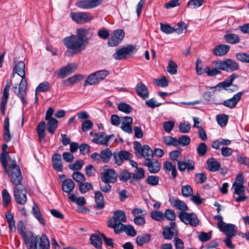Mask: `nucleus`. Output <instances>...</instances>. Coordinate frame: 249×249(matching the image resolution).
<instances>
[{
	"instance_id": "nucleus-4",
	"label": "nucleus",
	"mask_w": 249,
	"mask_h": 249,
	"mask_svg": "<svg viewBox=\"0 0 249 249\" xmlns=\"http://www.w3.org/2000/svg\"><path fill=\"white\" fill-rule=\"evenodd\" d=\"M4 172L8 174L11 182L15 186L21 185V183L23 179L21 171L15 160L10 161L8 168H7V163H6V170L4 169Z\"/></svg>"
},
{
	"instance_id": "nucleus-32",
	"label": "nucleus",
	"mask_w": 249,
	"mask_h": 249,
	"mask_svg": "<svg viewBox=\"0 0 249 249\" xmlns=\"http://www.w3.org/2000/svg\"><path fill=\"white\" fill-rule=\"evenodd\" d=\"M53 166L57 171L63 170V165L61 162V156L60 154L55 153L52 157Z\"/></svg>"
},
{
	"instance_id": "nucleus-50",
	"label": "nucleus",
	"mask_w": 249,
	"mask_h": 249,
	"mask_svg": "<svg viewBox=\"0 0 249 249\" xmlns=\"http://www.w3.org/2000/svg\"><path fill=\"white\" fill-rule=\"evenodd\" d=\"M122 229V232L125 231L126 234L131 236H134L136 235L137 232L134 227L130 225H124Z\"/></svg>"
},
{
	"instance_id": "nucleus-49",
	"label": "nucleus",
	"mask_w": 249,
	"mask_h": 249,
	"mask_svg": "<svg viewBox=\"0 0 249 249\" xmlns=\"http://www.w3.org/2000/svg\"><path fill=\"white\" fill-rule=\"evenodd\" d=\"M181 193L184 197H190L193 194V189L189 185H183L181 187Z\"/></svg>"
},
{
	"instance_id": "nucleus-9",
	"label": "nucleus",
	"mask_w": 249,
	"mask_h": 249,
	"mask_svg": "<svg viewBox=\"0 0 249 249\" xmlns=\"http://www.w3.org/2000/svg\"><path fill=\"white\" fill-rule=\"evenodd\" d=\"M38 238L33 232L28 231V233L22 238L27 249H37V244L39 241Z\"/></svg>"
},
{
	"instance_id": "nucleus-8",
	"label": "nucleus",
	"mask_w": 249,
	"mask_h": 249,
	"mask_svg": "<svg viewBox=\"0 0 249 249\" xmlns=\"http://www.w3.org/2000/svg\"><path fill=\"white\" fill-rule=\"evenodd\" d=\"M210 69H208L209 76H214L221 73V71H225V60L214 61L211 63Z\"/></svg>"
},
{
	"instance_id": "nucleus-10",
	"label": "nucleus",
	"mask_w": 249,
	"mask_h": 249,
	"mask_svg": "<svg viewBox=\"0 0 249 249\" xmlns=\"http://www.w3.org/2000/svg\"><path fill=\"white\" fill-rule=\"evenodd\" d=\"M124 35L125 33L123 29L115 30L108 40V45L110 47L117 46L123 40Z\"/></svg>"
},
{
	"instance_id": "nucleus-6",
	"label": "nucleus",
	"mask_w": 249,
	"mask_h": 249,
	"mask_svg": "<svg viewBox=\"0 0 249 249\" xmlns=\"http://www.w3.org/2000/svg\"><path fill=\"white\" fill-rule=\"evenodd\" d=\"M178 217L184 224L190 225L192 227H196L199 222L196 215L194 213H187L180 212L178 213Z\"/></svg>"
},
{
	"instance_id": "nucleus-48",
	"label": "nucleus",
	"mask_w": 249,
	"mask_h": 249,
	"mask_svg": "<svg viewBox=\"0 0 249 249\" xmlns=\"http://www.w3.org/2000/svg\"><path fill=\"white\" fill-rule=\"evenodd\" d=\"M151 217L157 221H161L164 220L163 213L159 211H154L150 212Z\"/></svg>"
},
{
	"instance_id": "nucleus-56",
	"label": "nucleus",
	"mask_w": 249,
	"mask_h": 249,
	"mask_svg": "<svg viewBox=\"0 0 249 249\" xmlns=\"http://www.w3.org/2000/svg\"><path fill=\"white\" fill-rule=\"evenodd\" d=\"M204 1V0H190L188 2L187 7L192 9L197 8L201 6Z\"/></svg>"
},
{
	"instance_id": "nucleus-11",
	"label": "nucleus",
	"mask_w": 249,
	"mask_h": 249,
	"mask_svg": "<svg viewBox=\"0 0 249 249\" xmlns=\"http://www.w3.org/2000/svg\"><path fill=\"white\" fill-rule=\"evenodd\" d=\"M71 17L72 20L78 24H83L91 20L93 17L86 12H71Z\"/></svg>"
},
{
	"instance_id": "nucleus-53",
	"label": "nucleus",
	"mask_w": 249,
	"mask_h": 249,
	"mask_svg": "<svg viewBox=\"0 0 249 249\" xmlns=\"http://www.w3.org/2000/svg\"><path fill=\"white\" fill-rule=\"evenodd\" d=\"M177 65L172 60H169L168 66L167 67V71L172 75L175 74L177 72Z\"/></svg>"
},
{
	"instance_id": "nucleus-34",
	"label": "nucleus",
	"mask_w": 249,
	"mask_h": 249,
	"mask_svg": "<svg viewBox=\"0 0 249 249\" xmlns=\"http://www.w3.org/2000/svg\"><path fill=\"white\" fill-rule=\"evenodd\" d=\"M9 127V118L7 117L4 119L3 126V139L4 141L6 142H10L12 137L10 134Z\"/></svg>"
},
{
	"instance_id": "nucleus-20",
	"label": "nucleus",
	"mask_w": 249,
	"mask_h": 249,
	"mask_svg": "<svg viewBox=\"0 0 249 249\" xmlns=\"http://www.w3.org/2000/svg\"><path fill=\"white\" fill-rule=\"evenodd\" d=\"M84 78V75L81 74H75L63 80L62 84L64 87H71L80 82Z\"/></svg>"
},
{
	"instance_id": "nucleus-63",
	"label": "nucleus",
	"mask_w": 249,
	"mask_h": 249,
	"mask_svg": "<svg viewBox=\"0 0 249 249\" xmlns=\"http://www.w3.org/2000/svg\"><path fill=\"white\" fill-rule=\"evenodd\" d=\"M73 179L76 182H79V184L84 182L86 178L84 175L80 172H75L72 175Z\"/></svg>"
},
{
	"instance_id": "nucleus-37",
	"label": "nucleus",
	"mask_w": 249,
	"mask_h": 249,
	"mask_svg": "<svg viewBox=\"0 0 249 249\" xmlns=\"http://www.w3.org/2000/svg\"><path fill=\"white\" fill-rule=\"evenodd\" d=\"M38 246L37 249H49L50 248V242L49 239L45 234H42L38 238Z\"/></svg>"
},
{
	"instance_id": "nucleus-19",
	"label": "nucleus",
	"mask_w": 249,
	"mask_h": 249,
	"mask_svg": "<svg viewBox=\"0 0 249 249\" xmlns=\"http://www.w3.org/2000/svg\"><path fill=\"white\" fill-rule=\"evenodd\" d=\"M169 201L174 207L180 210L181 212H186V211L189 210L187 205L183 201L176 198L175 196H170Z\"/></svg>"
},
{
	"instance_id": "nucleus-16",
	"label": "nucleus",
	"mask_w": 249,
	"mask_h": 249,
	"mask_svg": "<svg viewBox=\"0 0 249 249\" xmlns=\"http://www.w3.org/2000/svg\"><path fill=\"white\" fill-rule=\"evenodd\" d=\"M77 68V65L75 63H70L67 66L62 67L57 74V76L60 78H64L66 76L70 75L75 71Z\"/></svg>"
},
{
	"instance_id": "nucleus-51",
	"label": "nucleus",
	"mask_w": 249,
	"mask_h": 249,
	"mask_svg": "<svg viewBox=\"0 0 249 249\" xmlns=\"http://www.w3.org/2000/svg\"><path fill=\"white\" fill-rule=\"evenodd\" d=\"M118 109L120 111L124 112L126 114L130 113L132 110V107L126 103H120L118 105Z\"/></svg>"
},
{
	"instance_id": "nucleus-57",
	"label": "nucleus",
	"mask_w": 249,
	"mask_h": 249,
	"mask_svg": "<svg viewBox=\"0 0 249 249\" xmlns=\"http://www.w3.org/2000/svg\"><path fill=\"white\" fill-rule=\"evenodd\" d=\"M207 178V177L205 173H197L195 176L194 181L196 183L202 184L206 180Z\"/></svg>"
},
{
	"instance_id": "nucleus-45",
	"label": "nucleus",
	"mask_w": 249,
	"mask_h": 249,
	"mask_svg": "<svg viewBox=\"0 0 249 249\" xmlns=\"http://www.w3.org/2000/svg\"><path fill=\"white\" fill-rule=\"evenodd\" d=\"M99 82L98 78H97L95 73L93 72L88 76L87 80L85 81L84 86L94 85Z\"/></svg>"
},
{
	"instance_id": "nucleus-12",
	"label": "nucleus",
	"mask_w": 249,
	"mask_h": 249,
	"mask_svg": "<svg viewBox=\"0 0 249 249\" xmlns=\"http://www.w3.org/2000/svg\"><path fill=\"white\" fill-rule=\"evenodd\" d=\"M103 1V0H79L75 5L81 9H90L99 6Z\"/></svg>"
},
{
	"instance_id": "nucleus-2",
	"label": "nucleus",
	"mask_w": 249,
	"mask_h": 249,
	"mask_svg": "<svg viewBox=\"0 0 249 249\" xmlns=\"http://www.w3.org/2000/svg\"><path fill=\"white\" fill-rule=\"evenodd\" d=\"M62 42L68 49L66 52L67 55L71 56L80 53L86 49L87 45L86 39H82L77 34L65 37Z\"/></svg>"
},
{
	"instance_id": "nucleus-39",
	"label": "nucleus",
	"mask_w": 249,
	"mask_h": 249,
	"mask_svg": "<svg viewBox=\"0 0 249 249\" xmlns=\"http://www.w3.org/2000/svg\"><path fill=\"white\" fill-rule=\"evenodd\" d=\"M32 211L33 215L37 219L39 223L43 226H45V221L42 216L39 208L36 204H35L34 205Z\"/></svg>"
},
{
	"instance_id": "nucleus-61",
	"label": "nucleus",
	"mask_w": 249,
	"mask_h": 249,
	"mask_svg": "<svg viewBox=\"0 0 249 249\" xmlns=\"http://www.w3.org/2000/svg\"><path fill=\"white\" fill-rule=\"evenodd\" d=\"M159 177L158 176H149L146 179V182L151 186H156L159 184Z\"/></svg>"
},
{
	"instance_id": "nucleus-44",
	"label": "nucleus",
	"mask_w": 249,
	"mask_h": 249,
	"mask_svg": "<svg viewBox=\"0 0 249 249\" xmlns=\"http://www.w3.org/2000/svg\"><path fill=\"white\" fill-rule=\"evenodd\" d=\"M91 244L97 249H100L102 247V242L100 237L96 234H92L90 237Z\"/></svg>"
},
{
	"instance_id": "nucleus-60",
	"label": "nucleus",
	"mask_w": 249,
	"mask_h": 249,
	"mask_svg": "<svg viewBox=\"0 0 249 249\" xmlns=\"http://www.w3.org/2000/svg\"><path fill=\"white\" fill-rule=\"evenodd\" d=\"M216 120L218 124L221 126H224L228 123V116L225 114L218 115L216 116Z\"/></svg>"
},
{
	"instance_id": "nucleus-42",
	"label": "nucleus",
	"mask_w": 249,
	"mask_h": 249,
	"mask_svg": "<svg viewBox=\"0 0 249 249\" xmlns=\"http://www.w3.org/2000/svg\"><path fill=\"white\" fill-rule=\"evenodd\" d=\"M45 128L46 123L44 121L40 122L37 126V132L40 142L45 138L44 131Z\"/></svg>"
},
{
	"instance_id": "nucleus-38",
	"label": "nucleus",
	"mask_w": 249,
	"mask_h": 249,
	"mask_svg": "<svg viewBox=\"0 0 249 249\" xmlns=\"http://www.w3.org/2000/svg\"><path fill=\"white\" fill-rule=\"evenodd\" d=\"M151 236L149 233L138 235L136 242L139 246H142L144 244L148 243L151 240Z\"/></svg>"
},
{
	"instance_id": "nucleus-46",
	"label": "nucleus",
	"mask_w": 249,
	"mask_h": 249,
	"mask_svg": "<svg viewBox=\"0 0 249 249\" xmlns=\"http://www.w3.org/2000/svg\"><path fill=\"white\" fill-rule=\"evenodd\" d=\"M93 187L91 183L85 182H83L79 185V189L82 194H85L88 192L89 190L92 189Z\"/></svg>"
},
{
	"instance_id": "nucleus-41",
	"label": "nucleus",
	"mask_w": 249,
	"mask_h": 249,
	"mask_svg": "<svg viewBox=\"0 0 249 249\" xmlns=\"http://www.w3.org/2000/svg\"><path fill=\"white\" fill-rule=\"evenodd\" d=\"M47 129L52 134L54 133L56 128L57 127L58 121L55 118H52L47 120Z\"/></svg>"
},
{
	"instance_id": "nucleus-7",
	"label": "nucleus",
	"mask_w": 249,
	"mask_h": 249,
	"mask_svg": "<svg viewBox=\"0 0 249 249\" xmlns=\"http://www.w3.org/2000/svg\"><path fill=\"white\" fill-rule=\"evenodd\" d=\"M14 196L18 204L24 205L27 202L25 188L22 185L15 186L14 188Z\"/></svg>"
},
{
	"instance_id": "nucleus-23",
	"label": "nucleus",
	"mask_w": 249,
	"mask_h": 249,
	"mask_svg": "<svg viewBox=\"0 0 249 249\" xmlns=\"http://www.w3.org/2000/svg\"><path fill=\"white\" fill-rule=\"evenodd\" d=\"M219 229L224 232L227 236L233 237L236 233V227L233 224L225 223Z\"/></svg>"
},
{
	"instance_id": "nucleus-27",
	"label": "nucleus",
	"mask_w": 249,
	"mask_h": 249,
	"mask_svg": "<svg viewBox=\"0 0 249 249\" xmlns=\"http://www.w3.org/2000/svg\"><path fill=\"white\" fill-rule=\"evenodd\" d=\"M236 77H237V75L235 74H232L225 81L219 83L217 85L214 87V89L215 90L218 91H220L222 89H226L227 88L229 87L231 85L232 82Z\"/></svg>"
},
{
	"instance_id": "nucleus-29",
	"label": "nucleus",
	"mask_w": 249,
	"mask_h": 249,
	"mask_svg": "<svg viewBox=\"0 0 249 249\" xmlns=\"http://www.w3.org/2000/svg\"><path fill=\"white\" fill-rule=\"evenodd\" d=\"M94 199L96 202L95 208L97 210L103 209L105 207L104 197L100 191H97L94 192Z\"/></svg>"
},
{
	"instance_id": "nucleus-54",
	"label": "nucleus",
	"mask_w": 249,
	"mask_h": 249,
	"mask_svg": "<svg viewBox=\"0 0 249 249\" xmlns=\"http://www.w3.org/2000/svg\"><path fill=\"white\" fill-rule=\"evenodd\" d=\"M2 197L4 206H7L11 202V197L8 191L5 189L2 191Z\"/></svg>"
},
{
	"instance_id": "nucleus-1",
	"label": "nucleus",
	"mask_w": 249,
	"mask_h": 249,
	"mask_svg": "<svg viewBox=\"0 0 249 249\" xmlns=\"http://www.w3.org/2000/svg\"><path fill=\"white\" fill-rule=\"evenodd\" d=\"M25 64L22 61L15 62L13 69V75L17 73L22 79L19 84L18 88L17 86L13 87V92L19 97L24 105L26 104L24 97L27 91V82L25 78Z\"/></svg>"
},
{
	"instance_id": "nucleus-30",
	"label": "nucleus",
	"mask_w": 249,
	"mask_h": 249,
	"mask_svg": "<svg viewBox=\"0 0 249 249\" xmlns=\"http://www.w3.org/2000/svg\"><path fill=\"white\" fill-rule=\"evenodd\" d=\"M144 170L142 167H137L135 173L131 174V178L130 182L136 184V182L142 179L144 177Z\"/></svg>"
},
{
	"instance_id": "nucleus-21",
	"label": "nucleus",
	"mask_w": 249,
	"mask_h": 249,
	"mask_svg": "<svg viewBox=\"0 0 249 249\" xmlns=\"http://www.w3.org/2000/svg\"><path fill=\"white\" fill-rule=\"evenodd\" d=\"M242 95V92H238L234 94L232 98L224 101L223 102L222 105L230 108H233L240 100Z\"/></svg>"
},
{
	"instance_id": "nucleus-5",
	"label": "nucleus",
	"mask_w": 249,
	"mask_h": 249,
	"mask_svg": "<svg viewBox=\"0 0 249 249\" xmlns=\"http://www.w3.org/2000/svg\"><path fill=\"white\" fill-rule=\"evenodd\" d=\"M136 50V46L128 45L117 49L115 53L113 54V57L116 60L124 59L131 55Z\"/></svg>"
},
{
	"instance_id": "nucleus-22",
	"label": "nucleus",
	"mask_w": 249,
	"mask_h": 249,
	"mask_svg": "<svg viewBox=\"0 0 249 249\" xmlns=\"http://www.w3.org/2000/svg\"><path fill=\"white\" fill-rule=\"evenodd\" d=\"M122 123L121 128L124 132L129 134L132 133L131 124L133 123V119L130 116H124L122 118Z\"/></svg>"
},
{
	"instance_id": "nucleus-3",
	"label": "nucleus",
	"mask_w": 249,
	"mask_h": 249,
	"mask_svg": "<svg viewBox=\"0 0 249 249\" xmlns=\"http://www.w3.org/2000/svg\"><path fill=\"white\" fill-rule=\"evenodd\" d=\"M126 221V216L121 210H117L114 213L113 216L107 221V226L114 230L116 234L122 232V229L124 227V222Z\"/></svg>"
},
{
	"instance_id": "nucleus-36",
	"label": "nucleus",
	"mask_w": 249,
	"mask_h": 249,
	"mask_svg": "<svg viewBox=\"0 0 249 249\" xmlns=\"http://www.w3.org/2000/svg\"><path fill=\"white\" fill-rule=\"evenodd\" d=\"M208 169L211 172H216L219 170L220 163L213 158H209L207 160Z\"/></svg>"
},
{
	"instance_id": "nucleus-17",
	"label": "nucleus",
	"mask_w": 249,
	"mask_h": 249,
	"mask_svg": "<svg viewBox=\"0 0 249 249\" xmlns=\"http://www.w3.org/2000/svg\"><path fill=\"white\" fill-rule=\"evenodd\" d=\"M95 137L93 138L92 141L97 144L108 146V141L113 137V135H107L104 132H99L95 133Z\"/></svg>"
},
{
	"instance_id": "nucleus-55",
	"label": "nucleus",
	"mask_w": 249,
	"mask_h": 249,
	"mask_svg": "<svg viewBox=\"0 0 249 249\" xmlns=\"http://www.w3.org/2000/svg\"><path fill=\"white\" fill-rule=\"evenodd\" d=\"M207 150V147L205 143H200L196 148V151L198 155L200 157L205 155Z\"/></svg>"
},
{
	"instance_id": "nucleus-14",
	"label": "nucleus",
	"mask_w": 249,
	"mask_h": 249,
	"mask_svg": "<svg viewBox=\"0 0 249 249\" xmlns=\"http://www.w3.org/2000/svg\"><path fill=\"white\" fill-rule=\"evenodd\" d=\"M12 82L10 80H7V82L5 88L3 90V95L1 98L0 110L1 113L2 115H5V107L7 103L8 99L9 98V90L10 89Z\"/></svg>"
},
{
	"instance_id": "nucleus-47",
	"label": "nucleus",
	"mask_w": 249,
	"mask_h": 249,
	"mask_svg": "<svg viewBox=\"0 0 249 249\" xmlns=\"http://www.w3.org/2000/svg\"><path fill=\"white\" fill-rule=\"evenodd\" d=\"M191 124L188 122L184 121L180 122L178 125L179 131L183 133H188L191 129Z\"/></svg>"
},
{
	"instance_id": "nucleus-28",
	"label": "nucleus",
	"mask_w": 249,
	"mask_h": 249,
	"mask_svg": "<svg viewBox=\"0 0 249 249\" xmlns=\"http://www.w3.org/2000/svg\"><path fill=\"white\" fill-rule=\"evenodd\" d=\"M138 156L140 158H144L145 159L144 160H147L152 159L154 157V154L149 145H144Z\"/></svg>"
},
{
	"instance_id": "nucleus-15",
	"label": "nucleus",
	"mask_w": 249,
	"mask_h": 249,
	"mask_svg": "<svg viewBox=\"0 0 249 249\" xmlns=\"http://www.w3.org/2000/svg\"><path fill=\"white\" fill-rule=\"evenodd\" d=\"M162 233L164 239L166 240L172 239L174 235H177L178 234L176 223L174 222H170V227L165 226L163 228Z\"/></svg>"
},
{
	"instance_id": "nucleus-64",
	"label": "nucleus",
	"mask_w": 249,
	"mask_h": 249,
	"mask_svg": "<svg viewBox=\"0 0 249 249\" xmlns=\"http://www.w3.org/2000/svg\"><path fill=\"white\" fill-rule=\"evenodd\" d=\"M236 58L243 63H249V54L240 53L236 55Z\"/></svg>"
},
{
	"instance_id": "nucleus-18",
	"label": "nucleus",
	"mask_w": 249,
	"mask_h": 249,
	"mask_svg": "<svg viewBox=\"0 0 249 249\" xmlns=\"http://www.w3.org/2000/svg\"><path fill=\"white\" fill-rule=\"evenodd\" d=\"M143 164L148 168V171L151 173H157L160 169V162L157 160L153 159V158L150 160H144Z\"/></svg>"
},
{
	"instance_id": "nucleus-26",
	"label": "nucleus",
	"mask_w": 249,
	"mask_h": 249,
	"mask_svg": "<svg viewBox=\"0 0 249 249\" xmlns=\"http://www.w3.org/2000/svg\"><path fill=\"white\" fill-rule=\"evenodd\" d=\"M77 34L82 39H86L88 43V40L91 38L93 34V30L91 28H81L77 29Z\"/></svg>"
},
{
	"instance_id": "nucleus-43",
	"label": "nucleus",
	"mask_w": 249,
	"mask_h": 249,
	"mask_svg": "<svg viewBox=\"0 0 249 249\" xmlns=\"http://www.w3.org/2000/svg\"><path fill=\"white\" fill-rule=\"evenodd\" d=\"M102 160L105 163L108 162L111 159L112 153L109 148H106L100 152Z\"/></svg>"
},
{
	"instance_id": "nucleus-24",
	"label": "nucleus",
	"mask_w": 249,
	"mask_h": 249,
	"mask_svg": "<svg viewBox=\"0 0 249 249\" xmlns=\"http://www.w3.org/2000/svg\"><path fill=\"white\" fill-rule=\"evenodd\" d=\"M135 89L137 95L142 99H146L148 97L149 91L145 85L142 83L137 84Z\"/></svg>"
},
{
	"instance_id": "nucleus-58",
	"label": "nucleus",
	"mask_w": 249,
	"mask_h": 249,
	"mask_svg": "<svg viewBox=\"0 0 249 249\" xmlns=\"http://www.w3.org/2000/svg\"><path fill=\"white\" fill-rule=\"evenodd\" d=\"M84 164V161L82 160H78L75 161L74 163L69 165V168L71 170H80Z\"/></svg>"
},
{
	"instance_id": "nucleus-33",
	"label": "nucleus",
	"mask_w": 249,
	"mask_h": 249,
	"mask_svg": "<svg viewBox=\"0 0 249 249\" xmlns=\"http://www.w3.org/2000/svg\"><path fill=\"white\" fill-rule=\"evenodd\" d=\"M225 71L232 72L238 70L239 69L238 64L234 60L231 59L225 60Z\"/></svg>"
},
{
	"instance_id": "nucleus-62",
	"label": "nucleus",
	"mask_w": 249,
	"mask_h": 249,
	"mask_svg": "<svg viewBox=\"0 0 249 249\" xmlns=\"http://www.w3.org/2000/svg\"><path fill=\"white\" fill-rule=\"evenodd\" d=\"M160 30L165 34H172L175 31V29L168 24H160Z\"/></svg>"
},
{
	"instance_id": "nucleus-25",
	"label": "nucleus",
	"mask_w": 249,
	"mask_h": 249,
	"mask_svg": "<svg viewBox=\"0 0 249 249\" xmlns=\"http://www.w3.org/2000/svg\"><path fill=\"white\" fill-rule=\"evenodd\" d=\"M230 46L226 44H219L216 46L213 50V53L216 56H222L227 53Z\"/></svg>"
},
{
	"instance_id": "nucleus-35",
	"label": "nucleus",
	"mask_w": 249,
	"mask_h": 249,
	"mask_svg": "<svg viewBox=\"0 0 249 249\" xmlns=\"http://www.w3.org/2000/svg\"><path fill=\"white\" fill-rule=\"evenodd\" d=\"M74 187L75 184L71 179H66L62 181V189L64 192L67 193H71L74 189Z\"/></svg>"
},
{
	"instance_id": "nucleus-40",
	"label": "nucleus",
	"mask_w": 249,
	"mask_h": 249,
	"mask_svg": "<svg viewBox=\"0 0 249 249\" xmlns=\"http://www.w3.org/2000/svg\"><path fill=\"white\" fill-rule=\"evenodd\" d=\"M224 38L227 43L231 44L238 43L240 41L239 36L235 34H227L224 36Z\"/></svg>"
},
{
	"instance_id": "nucleus-13",
	"label": "nucleus",
	"mask_w": 249,
	"mask_h": 249,
	"mask_svg": "<svg viewBox=\"0 0 249 249\" xmlns=\"http://www.w3.org/2000/svg\"><path fill=\"white\" fill-rule=\"evenodd\" d=\"M101 178L105 183H113L117 180V174L114 170L107 169L101 173Z\"/></svg>"
},
{
	"instance_id": "nucleus-31",
	"label": "nucleus",
	"mask_w": 249,
	"mask_h": 249,
	"mask_svg": "<svg viewBox=\"0 0 249 249\" xmlns=\"http://www.w3.org/2000/svg\"><path fill=\"white\" fill-rule=\"evenodd\" d=\"M7 147L8 146L6 144H3L2 145V148L3 153H1L0 156V161L4 169H5V170H6V163L8 162V160L11 161L10 157L8 152L6 151Z\"/></svg>"
},
{
	"instance_id": "nucleus-59",
	"label": "nucleus",
	"mask_w": 249,
	"mask_h": 249,
	"mask_svg": "<svg viewBox=\"0 0 249 249\" xmlns=\"http://www.w3.org/2000/svg\"><path fill=\"white\" fill-rule=\"evenodd\" d=\"M190 138L186 135H182L179 137L177 140L178 145L180 144L181 146H185L188 145L190 143Z\"/></svg>"
},
{
	"instance_id": "nucleus-52",
	"label": "nucleus",
	"mask_w": 249,
	"mask_h": 249,
	"mask_svg": "<svg viewBox=\"0 0 249 249\" xmlns=\"http://www.w3.org/2000/svg\"><path fill=\"white\" fill-rule=\"evenodd\" d=\"M120 180L123 182H126L128 179L131 180V173L126 170L121 171L119 175Z\"/></svg>"
}]
</instances>
